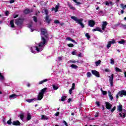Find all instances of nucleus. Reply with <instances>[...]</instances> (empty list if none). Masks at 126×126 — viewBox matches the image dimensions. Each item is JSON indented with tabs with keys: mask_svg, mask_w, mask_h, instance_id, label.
Masks as SVG:
<instances>
[{
	"mask_svg": "<svg viewBox=\"0 0 126 126\" xmlns=\"http://www.w3.org/2000/svg\"><path fill=\"white\" fill-rule=\"evenodd\" d=\"M41 40L40 43L36 44L35 46H33L31 48V51L32 54H36L35 50L37 53L42 52V50L44 49V47H45L46 44H47V40H46V39L48 38L47 30L45 29H41Z\"/></svg>",
	"mask_w": 126,
	"mask_h": 126,
	"instance_id": "nucleus-1",
	"label": "nucleus"
},
{
	"mask_svg": "<svg viewBox=\"0 0 126 126\" xmlns=\"http://www.w3.org/2000/svg\"><path fill=\"white\" fill-rule=\"evenodd\" d=\"M117 111L118 112H121V113H119V117H120V118H122V119H125V118H126V111L123 110V105H122L121 104L117 106Z\"/></svg>",
	"mask_w": 126,
	"mask_h": 126,
	"instance_id": "nucleus-2",
	"label": "nucleus"
},
{
	"mask_svg": "<svg viewBox=\"0 0 126 126\" xmlns=\"http://www.w3.org/2000/svg\"><path fill=\"white\" fill-rule=\"evenodd\" d=\"M71 19L75 21L76 23H77L78 24H80L82 28H84V25L83 24V23H82V21H83V19L81 18L80 19H78L77 17L75 16H71Z\"/></svg>",
	"mask_w": 126,
	"mask_h": 126,
	"instance_id": "nucleus-3",
	"label": "nucleus"
},
{
	"mask_svg": "<svg viewBox=\"0 0 126 126\" xmlns=\"http://www.w3.org/2000/svg\"><path fill=\"white\" fill-rule=\"evenodd\" d=\"M47 88H45L40 91L37 96V100L38 101H40V100L43 99V97H44V94L47 91Z\"/></svg>",
	"mask_w": 126,
	"mask_h": 126,
	"instance_id": "nucleus-4",
	"label": "nucleus"
},
{
	"mask_svg": "<svg viewBox=\"0 0 126 126\" xmlns=\"http://www.w3.org/2000/svg\"><path fill=\"white\" fill-rule=\"evenodd\" d=\"M109 78V82L110 84L111 87H113L114 86V74H111V76H108Z\"/></svg>",
	"mask_w": 126,
	"mask_h": 126,
	"instance_id": "nucleus-5",
	"label": "nucleus"
},
{
	"mask_svg": "<svg viewBox=\"0 0 126 126\" xmlns=\"http://www.w3.org/2000/svg\"><path fill=\"white\" fill-rule=\"evenodd\" d=\"M118 95H119L120 97H124V96H126V91L122 90L119 91L118 92Z\"/></svg>",
	"mask_w": 126,
	"mask_h": 126,
	"instance_id": "nucleus-6",
	"label": "nucleus"
},
{
	"mask_svg": "<svg viewBox=\"0 0 126 126\" xmlns=\"http://www.w3.org/2000/svg\"><path fill=\"white\" fill-rule=\"evenodd\" d=\"M24 19L19 18L16 20L15 24L17 25H20V24H22V23L23 22Z\"/></svg>",
	"mask_w": 126,
	"mask_h": 126,
	"instance_id": "nucleus-7",
	"label": "nucleus"
},
{
	"mask_svg": "<svg viewBox=\"0 0 126 126\" xmlns=\"http://www.w3.org/2000/svg\"><path fill=\"white\" fill-rule=\"evenodd\" d=\"M108 25V23L106 21L102 22L101 24V28L103 31H105V29H106V26Z\"/></svg>",
	"mask_w": 126,
	"mask_h": 126,
	"instance_id": "nucleus-8",
	"label": "nucleus"
},
{
	"mask_svg": "<svg viewBox=\"0 0 126 126\" xmlns=\"http://www.w3.org/2000/svg\"><path fill=\"white\" fill-rule=\"evenodd\" d=\"M88 25L90 26V27H94L95 26V21L90 20L88 21Z\"/></svg>",
	"mask_w": 126,
	"mask_h": 126,
	"instance_id": "nucleus-9",
	"label": "nucleus"
},
{
	"mask_svg": "<svg viewBox=\"0 0 126 126\" xmlns=\"http://www.w3.org/2000/svg\"><path fill=\"white\" fill-rule=\"evenodd\" d=\"M92 73L94 74V75H95V76H96V77H100V74L99 73V72L95 70H92Z\"/></svg>",
	"mask_w": 126,
	"mask_h": 126,
	"instance_id": "nucleus-10",
	"label": "nucleus"
},
{
	"mask_svg": "<svg viewBox=\"0 0 126 126\" xmlns=\"http://www.w3.org/2000/svg\"><path fill=\"white\" fill-rule=\"evenodd\" d=\"M60 3H58V5H56L55 8V7H53L51 9L52 11H55V12H58V10H59V8H60Z\"/></svg>",
	"mask_w": 126,
	"mask_h": 126,
	"instance_id": "nucleus-11",
	"label": "nucleus"
},
{
	"mask_svg": "<svg viewBox=\"0 0 126 126\" xmlns=\"http://www.w3.org/2000/svg\"><path fill=\"white\" fill-rule=\"evenodd\" d=\"M105 106H106V109H107V110H111V109L112 107V104H111V103H110L109 102H105Z\"/></svg>",
	"mask_w": 126,
	"mask_h": 126,
	"instance_id": "nucleus-12",
	"label": "nucleus"
},
{
	"mask_svg": "<svg viewBox=\"0 0 126 126\" xmlns=\"http://www.w3.org/2000/svg\"><path fill=\"white\" fill-rule=\"evenodd\" d=\"M17 97H18V95H16L15 94H12L10 95H9V99H10V100H12L13 99H15V98H17Z\"/></svg>",
	"mask_w": 126,
	"mask_h": 126,
	"instance_id": "nucleus-13",
	"label": "nucleus"
},
{
	"mask_svg": "<svg viewBox=\"0 0 126 126\" xmlns=\"http://www.w3.org/2000/svg\"><path fill=\"white\" fill-rule=\"evenodd\" d=\"M93 32H95V31H98V32H100V33H103V31L101 30V28L99 27H96L95 29L92 30Z\"/></svg>",
	"mask_w": 126,
	"mask_h": 126,
	"instance_id": "nucleus-14",
	"label": "nucleus"
},
{
	"mask_svg": "<svg viewBox=\"0 0 126 126\" xmlns=\"http://www.w3.org/2000/svg\"><path fill=\"white\" fill-rule=\"evenodd\" d=\"M105 4H106V5H107L108 6H112L114 5V3H113V2L109 1H106L105 3Z\"/></svg>",
	"mask_w": 126,
	"mask_h": 126,
	"instance_id": "nucleus-15",
	"label": "nucleus"
},
{
	"mask_svg": "<svg viewBox=\"0 0 126 126\" xmlns=\"http://www.w3.org/2000/svg\"><path fill=\"white\" fill-rule=\"evenodd\" d=\"M12 125L13 126H20V122H19L18 121H15L12 122Z\"/></svg>",
	"mask_w": 126,
	"mask_h": 126,
	"instance_id": "nucleus-16",
	"label": "nucleus"
},
{
	"mask_svg": "<svg viewBox=\"0 0 126 126\" xmlns=\"http://www.w3.org/2000/svg\"><path fill=\"white\" fill-rule=\"evenodd\" d=\"M66 40H67V41H71V42H72L73 43H74L75 44H77V42H75V40L71 39V38L69 37H67L66 38Z\"/></svg>",
	"mask_w": 126,
	"mask_h": 126,
	"instance_id": "nucleus-17",
	"label": "nucleus"
},
{
	"mask_svg": "<svg viewBox=\"0 0 126 126\" xmlns=\"http://www.w3.org/2000/svg\"><path fill=\"white\" fill-rule=\"evenodd\" d=\"M45 21H46V22L47 23L49 24L50 22H51V21H52V19H49V16L46 15V16L45 17Z\"/></svg>",
	"mask_w": 126,
	"mask_h": 126,
	"instance_id": "nucleus-18",
	"label": "nucleus"
},
{
	"mask_svg": "<svg viewBox=\"0 0 126 126\" xmlns=\"http://www.w3.org/2000/svg\"><path fill=\"white\" fill-rule=\"evenodd\" d=\"M10 25L12 28H14V20H12L10 21Z\"/></svg>",
	"mask_w": 126,
	"mask_h": 126,
	"instance_id": "nucleus-19",
	"label": "nucleus"
},
{
	"mask_svg": "<svg viewBox=\"0 0 126 126\" xmlns=\"http://www.w3.org/2000/svg\"><path fill=\"white\" fill-rule=\"evenodd\" d=\"M108 96L110 100H112L114 99V97H113V95H112V94L111 93V91H108Z\"/></svg>",
	"mask_w": 126,
	"mask_h": 126,
	"instance_id": "nucleus-20",
	"label": "nucleus"
},
{
	"mask_svg": "<svg viewBox=\"0 0 126 126\" xmlns=\"http://www.w3.org/2000/svg\"><path fill=\"white\" fill-rule=\"evenodd\" d=\"M37 99L36 98H32L30 99H27L26 101L27 102H28V103H32L33 101H36Z\"/></svg>",
	"mask_w": 126,
	"mask_h": 126,
	"instance_id": "nucleus-21",
	"label": "nucleus"
},
{
	"mask_svg": "<svg viewBox=\"0 0 126 126\" xmlns=\"http://www.w3.org/2000/svg\"><path fill=\"white\" fill-rule=\"evenodd\" d=\"M47 81H48V79L43 80L42 81H39L38 83V84H39V85H40L41 84H43V83H45V82H47Z\"/></svg>",
	"mask_w": 126,
	"mask_h": 126,
	"instance_id": "nucleus-22",
	"label": "nucleus"
},
{
	"mask_svg": "<svg viewBox=\"0 0 126 126\" xmlns=\"http://www.w3.org/2000/svg\"><path fill=\"white\" fill-rule=\"evenodd\" d=\"M31 118H32V117L31 116V114L30 113H28L27 116V121H30V120H31Z\"/></svg>",
	"mask_w": 126,
	"mask_h": 126,
	"instance_id": "nucleus-23",
	"label": "nucleus"
},
{
	"mask_svg": "<svg viewBox=\"0 0 126 126\" xmlns=\"http://www.w3.org/2000/svg\"><path fill=\"white\" fill-rule=\"evenodd\" d=\"M49 118L45 115L41 116V120H43V121H46V120H48Z\"/></svg>",
	"mask_w": 126,
	"mask_h": 126,
	"instance_id": "nucleus-24",
	"label": "nucleus"
},
{
	"mask_svg": "<svg viewBox=\"0 0 126 126\" xmlns=\"http://www.w3.org/2000/svg\"><path fill=\"white\" fill-rule=\"evenodd\" d=\"M52 87L53 90H58V89H59V86L58 85H53Z\"/></svg>",
	"mask_w": 126,
	"mask_h": 126,
	"instance_id": "nucleus-25",
	"label": "nucleus"
},
{
	"mask_svg": "<svg viewBox=\"0 0 126 126\" xmlns=\"http://www.w3.org/2000/svg\"><path fill=\"white\" fill-rule=\"evenodd\" d=\"M119 44H121L122 45H125V43H126V40H124V39H121V40L118 41Z\"/></svg>",
	"mask_w": 126,
	"mask_h": 126,
	"instance_id": "nucleus-26",
	"label": "nucleus"
},
{
	"mask_svg": "<svg viewBox=\"0 0 126 126\" xmlns=\"http://www.w3.org/2000/svg\"><path fill=\"white\" fill-rule=\"evenodd\" d=\"M115 71H116L117 72H122V69H120V68H118V67H115Z\"/></svg>",
	"mask_w": 126,
	"mask_h": 126,
	"instance_id": "nucleus-27",
	"label": "nucleus"
},
{
	"mask_svg": "<svg viewBox=\"0 0 126 126\" xmlns=\"http://www.w3.org/2000/svg\"><path fill=\"white\" fill-rule=\"evenodd\" d=\"M28 27H29V28H30L31 32H33V31H34V30H35V29H32V24L29 25Z\"/></svg>",
	"mask_w": 126,
	"mask_h": 126,
	"instance_id": "nucleus-28",
	"label": "nucleus"
},
{
	"mask_svg": "<svg viewBox=\"0 0 126 126\" xmlns=\"http://www.w3.org/2000/svg\"><path fill=\"white\" fill-rule=\"evenodd\" d=\"M70 67L72 68H74L75 69H76V68H78V66L76 65H74V64H71L70 65Z\"/></svg>",
	"mask_w": 126,
	"mask_h": 126,
	"instance_id": "nucleus-29",
	"label": "nucleus"
},
{
	"mask_svg": "<svg viewBox=\"0 0 126 126\" xmlns=\"http://www.w3.org/2000/svg\"><path fill=\"white\" fill-rule=\"evenodd\" d=\"M29 12H30V10H29V9H25L24 11L25 14H28Z\"/></svg>",
	"mask_w": 126,
	"mask_h": 126,
	"instance_id": "nucleus-30",
	"label": "nucleus"
},
{
	"mask_svg": "<svg viewBox=\"0 0 126 126\" xmlns=\"http://www.w3.org/2000/svg\"><path fill=\"white\" fill-rule=\"evenodd\" d=\"M111 46H112V44L111 43H110L109 41H108L107 45V49H110V48H111Z\"/></svg>",
	"mask_w": 126,
	"mask_h": 126,
	"instance_id": "nucleus-31",
	"label": "nucleus"
},
{
	"mask_svg": "<svg viewBox=\"0 0 126 126\" xmlns=\"http://www.w3.org/2000/svg\"><path fill=\"white\" fill-rule=\"evenodd\" d=\"M66 98V96H63L61 97V101L62 102H64Z\"/></svg>",
	"mask_w": 126,
	"mask_h": 126,
	"instance_id": "nucleus-32",
	"label": "nucleus"
},
{
	"mask_svg": "<svg viewBox=\"0 0 126 126\" xmlns=\"http://www.w3.org/2000/svg\"><path fill=\"white\" fill-rule=\"evenodd\" d=\"M96 66H98V65H99V64H100V63H101V61L100 60H98V61L96 62L95 63Z\"/></svg>",
	"mask_w": 126,
	"mask_h": 126,
	"instance_id": "nucleus-33",
	"label": "nucleus"
},
{
	"mask_svg": "<svg viewBox=\"0 0 126 126\" xmlns=\"http://www.w3.org/2000/svg\"><path fill=\"white\" fill-rule=\"evenodd\" d=\"M109 43H111V44H115L116 43V40H115V39H112L111 41H109Z\"/></svg>",
	"mask_w": 126,
	"mask_h": 126,
	"instance_id": "nucleus-34",
	"label": "nucleus"
},
{
	"mask_svg": "<svg viewBox=\"0 0 126 126\" xmlns=\"http://www.w3.org/2000/svg\"><path fill=\"white\" fill-rule=\"evenodd\" d=\"M110 63H111L112 64H115V61H114V59H110Z\"/></svg>",
	"mask_w": 126,
	"mask_h": 126,
	"instance_id": "nucleus-35",
	"label": "nucleus"
},
{
	"mask_svg": "<svg viewBox=\"0 0 126 126\" xmlns=\"http://www.w3.org/2000/svg\"><path fill=\"white\" fill-rule=\"evenodd\" d=\"M4 79V77L3 76L1 75V73H0V80H3Z\"/></svg>",
	"mask_w": 126,
	"mask_h": 126,
	"instance_id": "nucleus-36",
	"label": "nucleus"
},
{
	"mask_svg": "<svg viewBox=\"0 0 126 126\" xmlns=\"http://www.w3.org/2000/svg\"><path fill=\"white\" fill-rule=\"evenodd\" d=\"M92 75V74H91V73L90 72H87V77H91Z\"/></svg>",
	"mask_w": 126,
	"mask_h": 126,
	"instance_id": "nucleus-37",
	"label": "nucleus"
},
{
	"mask_svg": "<svg viewBox=\"0 0 126 126\" xmlns=\"http://www.w3.org/2000/svg\"><path fill=\"white\" fill-rule=\"evenodd\" d=\"M75 88V84L74 83H73L72 85V87H71V89L72 90H74Z\"/></svg>",
	"mask_w": 126,
	"mask_h": 126,
	"instance_id": "nucleus-38",
	"label": "nucleus"
},
{
	"mask_svg": "<svg viewBox=\"0 0 126 126\" xmlns=\"http://www.w3.org/2000/svg\"><path fill=\"white\" fill-rule=\"evenodd\" d=\"M74 2H75V3H77V4H81L80 2H77V0H72Z\"/></svg>",
	"mask_w": 126,
	"mask_h": 126,
	"instance_id": "nucleus-39",
	"label": "nucleus"
},
{
	"mask_svg": "<svg viewBox=\"0 0 126 126\" xmlns=\"http://www.w3.org/2000/svg\"><path fill=\"white\" fill-rule=\"evenodd\" d=\"M33 18V21H34V22H37L38 19L35 16H34Z\"/></svg>",
	"mask_w": 126,
	"mask_h": 126,
	"instance_id": "nucleus-40",
	"label": "nucleus"
},
{
	"mask_svg": "<svg viewBox=\"0 0 126 126\" xmlns=\"http://www.w3.org/2000/svg\"><path fill=\"white\" fill-rule=\"evenodd\" d=\"M54 23L55 24H59L60 23V21L58 20H54Z\"/></svg>",
	"mask_w": 126,
	"mask_h": 126,
	"instance_id": "nucleus-41",
	"label": "nucleus"
},
{
	"mask_svg": "<svg viewBox=\"0 0 126 126\" xmlns=\"http://www.w3.org/2000/svg\"><path fill=\"white\" fill-rule=\"evenodd\" d=\"M85 36H86V37H87V39H88V40H89V39H90V35H89V34L86 33Z\"/></svg>",
	"mask_w": 126,
	"mask_h": 126,
	"instance_id": "nucleus-42",
	"label": "nucleus"
},
{
	"mask_svg": "<svg viewBox=\"0 0 126 126\" xmlns=\"http://www.w3.org/2000/svg\"><path fill=\"white\" fill-rule=\"evenodd\" d=\"M68 47H69L70 48H72L73 47H74L73 44H67Z\"/></svg>",
	"mask_w": 126,
	"mask_h": 126,
	"instance_id": "nucleus-43",
	"label": "nucleus"
},
{
	"mask_svg": "<svg viewBox=\"0 0 126 126\" xmlns=\"http://www.w3.org/2000/svg\"><path fill=\"white\" fill-rule=\"evenodd\" d=\"M115 110H116V106H114V107L111 110V113H113V112H114V111H115Z\"/></svg>",
	"mask_w": 126,
	"mask_h": 126,
	"instance_id": "nucleus-44",
	"label": "nucleus"
},
{
	"mask_svg": "<svg viewBox=\"0 0 126 126\" xmlns=\"http://www.w3.org/2000/svg\"><path fill=\"white\" fill-rule=\"evenodd\" d=\"M7 124L8 125H11V119L9 120L7 122Z\"/></svg>",
	"mask_w": 126,
	"mask_h": 126,
	"instance_id": "nucleus-45",
	"label": "nucleus"
},
{
	"mask_svg": "<svg viewBox=\"0 0 126 126\" xmlns=\"http://www.w3.org/2000/svg\"><path fill=\"white\" fill-rule=\"evenodd\" d=\"M44 11H45V14H46V15H48V14H49V11H48V10L45 9V10H44Z\"/></svg>",
	"mask_w": 126,
	"mask_h": 126,
	"instance_id": "nucleus-46",
	"label": "nucleus"
},
{
	"mask_svg": "<svg viewBox=\"0 0 126 126\" xmlns=\"http://www.w3.org/2000/svg\"><path fill=\"white\" fill-rule=\"evenodd\" d=\"M96 104L97 105V107H100V102L96 101Z\"/></svg>",
	"mask_w": 126,
	"mask_h": 126,
	"instance_id": "nucleus-47",
	"label": "nucleus"
},
{
	"mask_svg": "<svg viewBox=\"0 0 126 126\" xmlns=\"http://www.w3.org/2000/svg\"><path fill=\"white\" fill-rule=\"evenodd\" d=\"M121 27H123L124 29H126V25H121Z\"/></svg>",
	"mask_w": 126,
	"mask_h": 126,
	"instance_id": "nucleus-48",
	"label": "nucleus"
},
{
	"mask_svg": "<svg viewBox=\"0 0 126 126\" xmlns=\"http://www.w3.org/2000/svg\"><path fill=\"white\" fill-rule=\"evenodd\" d=\"M5 14L6 16H8V14H9V12H8V11H6L5 12Z\"/></svg>",
	"mask_w": 126,
	"mask_h": 126,
	"instance_id": "nucleus-49",
	"label": "nucleus"
},
{
	"mask_svg": "<svg viewBox=\"0 0 126 126\" xmlns=\"http://www.w3.org/2000/svg\"><path fill=\"white\" fill-rule=\"evenodd\" d=\"M102 93L103 95H107V92H106L105 91H102Z\"/></svg>",
	"mask_w": 126,
	"mask_h": 126,
	"instance_id": "nucleus-50",
	"label": "nucleus"
},
{
	"mask_svg": "<svg viewBox=\"0 0 126 126\" xmlns=\"http://www.w3.org/2000/svg\"><path fill=\"white\" fill-rule=\"evenodd\" d=\"M20 118L21 120H23V118H24V116L23 114H22L20 116Z\"/></svg>",
	"mask_w": 126,
	"mask_h": 126,
	"instance_id": "nucleus-51",
	"label": "nucleus"
},
{
	"mask_svg": "<svg viewBox=\"0 0 126 126\" xmlns=\"http://www.w3.org/2000/svg\"><path fill=\"white\" fill-rule=\"evenodd\" d=\"M69 63H76V61H72V60H70Z\"/></svg>",
	"mask_w": 126,
	"mask_h": 126,
	"instance_id": "nucleus-52",
	"label": "nucleus"
},
{
	"mask_svg": "<svg viewBox=\"0 0 126 126\" xmlns=\"http://www.w3.org/2000/svg\"><path fill=\"white\" fill-rule=\"evenodd\" d=\"M104 71H105V72H110V69L108 68L105 69Z\"/></svg>",
	"mask_w": 126,
	"mask_h": 126,
	"instance_id": "nucleus-53",
	"label": "nucleus"
},
{
	"mask_svg": "<svg viewBox=\"0 0 126 126\" xmlns=\"http://www.w3.org/2000/svg\"><path fill=\"white\" fill-rule=\"evenodd\" d=\"M13 18H16V17H18V15L14 14L13 15Z\"/></svg>",
	"mask_w": 126,
	"mask_h": 126,
	"instance_id": "nucleus-54",
	"label": "nucleus"
},
{
	"mask_svg": "<svg viewBox=\"0 0 126 126\" xmlns=\"http://www.w3.org/2000/svg\"><path fill=\"white\" fill-rule=\"evenodd\" d=\"M59 115H60V112H57L56 114H55V116L56 117H58L59 116Z\"/></svg>",
	"mask_w": 126,
	"mask_h": 126,
	"instance_id": "nucleus-55",
	"label": "nucleus"
},
{
	"mask_svg": "<svg viewBox=\"0 0 126 126\" xmlns=\"http://www.w3.org/2000/svg\"><path fill=\"white\" fill-rule=\"evenodd\" d=\"M72 90H71V89H70L69 90V94H71V93H72Z\"/></svg>",
	"mask_w": 126,
	"mask_h": 126,
	"instance_id": "nucleus-56",
	"label": "nucleus"
},
{
	"mask_svg": "<svg viewBox=\"0 0 126 126\" xmlns=\"http://www.w3.org/2000/svg\"><path fill=\"white\" fill-rule=\"evenodd\" d=\"M9 2L10 3H13V2H14V0H10Z\"/></svg>",
	"mask_w": 126,
	"mask_h": 126,
	"instance_id": "nucleus-57",
	"label": "nucleus"
},
{
	"mask_svg": "<svg viewBox=\"0 0 126 126\" xmlns=\"http://www.w3.org/2000/svg\"><path fill=\"white\" fill-rule=\"evenodd\" d=\"M63 59L62 58V57H58V61H62Z\"/></svg>",
	"mask_w": 126,
	"mask_h": 126,
	"instance_id": "nucleus-58",
	"label": "nucleus"
},
{
	"mask_svg": "<svg viewBox=\"0 0 126 126\" xmlns=\"http://www.w3.org/2000/svg\"><path fill=\"white\" fill-rule=\"evenodd\" d=\"M63 124H64L65 126H68L67 123H66V122H65V121H63Z\"/></svg>",
	"mask_w": 126,
	"mask_h": 126,
	"instance_id": "nucleus-59",
	"label": "nucleus"
},
{
	"mask_svg": "<svg viewBox=\"0 0 126 126\" xmlns=\"http://www.w3.org/2000/svg\"><path fill=\"white\" fill-rule=\"evenodd\" d=\"M68 6H69V7L70 8H71V7H72V5H71V4H68Z\"/></svg>",
	"mask_w": 126,
	"mask_h": 126,
	"instance_id": "nucleus-60",
	"label": "nucleus"
},
{
	"mask_svg": "<svg viewBox=\"0 0 126 126\" xmlns=\"http://www.w3.org/2000/svg\"><path fill=\"white\" fill-rule=\"evenodd\" d=\"M70 9H72V10H75V7L72 6Z\"/></svg>",
	"mask_w": 126,
	"mask_h": 126,
	"instance_id": "nucleus-61",
	"label": "nucleus"
},
{
	"mask_svg": "<svg viewBox=\"0 0 126 126\" xmlns=\"http://www.w3.org/2000/svg\"><path fill=\"white\" fill-rule=\"evenodd\" d=\"M98 113H96L95 114V115H94V117H95V118H98Z\"/></svg>",
	"mask_w": 126,
	"mask_h": 126,
	"instance_id": "nucleus-62",
	"label": "nucleus"
},
{
	"mask_svg": "<svg viewBox=\"0 0 126 126\" xmlns=\"http://www.w3.org/2000/svg\"><path fill=\"white\" fill-rule=\"evenodd\" d=\"M71 54H72V55H73V56H74V55H75V52L72 51V52H71Z\"/></svg>",
	"mask_w": 126,
	"mask_h": 126,
	"instance_id": "nucleus-63",
	"label": "nucleus"
},
{
	"mask_svg": "<svg viewBox=\"0 0 126 126\" xmlns=\"http://www.w3.org/2000/svg\"><path fill=\"white\" fill-rule=\"evenodd\" d=\"M27 86H28V87H30V84L29 83L27 84Z\"/></svg>",
	"mask_w": 126,
	"mask_h": 126,
	"instance_id": "nucleus-64",
	"label": "nucleus"
}]
</instances>
